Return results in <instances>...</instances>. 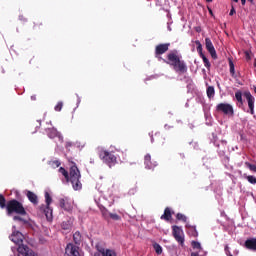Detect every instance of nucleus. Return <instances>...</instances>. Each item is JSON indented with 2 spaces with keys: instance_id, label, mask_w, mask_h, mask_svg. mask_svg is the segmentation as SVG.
Instances as JSON below:
<instances>
[{
  "instance_id": "obj_1",
  "label": "nucleus",
  "mask_w": 256,
  "mask_h": 256,
  "mask_svg": "<svg viewBox=\"0 0 256 256\" xmlns=\"http://www.w3.org/2000/svg\"><path fill=\"white\" fill-rule=\"evenodd\" d=\"M25 237L19 231L13 232L10 236V241L18 245V253L23 256H35V252L29 248V246L23 244Z\"/></svg>"
},
{
  "instance_id": "obj_2",
  "label": "nucleus",
  "mask_w": 256,
  "mask_h": 256,
  "mask_svg": "<svg viewBox=\"0 0 256 256\" xmlns=\"http://www.w3.org/2000/svg\"><path fill=\"white\" fill-rule=\"evenodd\" d=\"M69 181L74 189V191H81L83 189V184L81 183V171L77 167L75 162H70V170H69Z\"/></svg>"
},
{
  "instance_id": "obj_3",
  "label": "nucleus",
  "mask_w": 256,
  "mask_h": 256,
  "mask_svg": "<svg viewBox=\"0 0 256 256\" xmlns=\"http://www.w3.org/2000/svg\"><path fill=\"white\" fill-rule=\"evenodd\" d=\"M167 59L166 63L171 65L176 73H187V64L177 55V51L170 52Z\"/></svg>"
},
{
  "instance_id": "obj_4",
  "label": "nucleus",
  "mask_w": 256,
  "mask_h": 256,
  "mask_svg": "<svg viewBox=\"0 0 256 256\" xmlns=\"http://www.w3.org/2000/svg\"><path fill=\"white\" fill-rule=\"evenodd\" d=\"M7 215H27V210L23 206V203L19 202V200H9L6 204Z\"/></svg>"
},
{
  "instance_id": "obj_5",
  "label": "nucleus",
  "mask_w": 256,
  "mask_h": 256,
  "mask_svg": "<svg viewBox=\"0 0 256 256\" xmlns=\"http://www.w3.org/2000/svg\"><path fill=\"white\" fill-rule=\"evenodd\" d=\"M99 158L110 168L114 167V165H117V156H115L113 152L102 149L99 151Z\"/></svg>"
},
{
  "instance_id": "obj_6",
  "label": "nucleus",
  "mask_w": 256,
  "mask_h": 256,
  "mask_svg": "<svg viewBox=\"0 0 256 256\" xmlns=\"http://www.w3.org/2000/svg\"><path fill=\"white\" fill-rule=\"evenodd\" d=\"M172 235L175 241H177V243H179L181 247H185V233L183 232V229L181 227L173 226Z\"/></svg>"
},
{
  "instance_id": "obj_7",
  "label": "nucleus",
  "mask_w": 256,
  "mask_h": 256,
  "mask_svg": "<svg viewBox=\"0 0 256 256\" xmlns=\"http://www.w3.org/2000/svg\"><path fill=\"white\" fill-rule=\"evenodd\" d=\"M216 111L218 113H223L224 115H230L233 117L235 115V111L233 110V106L227 103H219L216 106Z\"/></svg>"
},
{
  "instance_id": "obj_8",
  "label": "nucleus",
  "mask_w": 256,
  "mask_h": 256,
  "mask_svg": "<svg viewBox=\"0 0 256 256\" xmlns=\"http://www.w3.org/2000/svg\"><path fill=\"white\" fill-rule=\"evenodd\" d=\"M64 256H82L79 246L69 243L66 245Z\"/></svg>"
},
{
  "instance_id": "obj_9",
  "label": "nucleus",
  "mask_w": 256,
  "mask_h": 256,
  "mask_svg": "<svg viewBox=\"0 0 256 256\" xmlns=\"http://www.w3.org/2000/svg\"><path fill=\"white\" fill-rule=\"evenodd\" d=\"M244 97L246 98V101L248 103L250 115H255V97H253V95L249 91L244 92Z\"/></svg>"
},
{
  "instance_id": "obj_10",
  "label": "nucleus",
  "mask_w": 256,
  "mask_h": 256,
  "mask_svg": "<svg viewBox=\"0 0 256 256\" xmlns=\"http://www.w3.org/2000/svg\"><path fill=\"white\" fill-rule=\"evenodd\" d=\"M169 47H171L170 43L158 44L155 47V57L159 58L161 55H165L169 51Z\"/></svg>"
},
{
  "instance_id": "obj_11",
  "label": "nucleus",
  "mask_w": 256,
  "mask_h": 256,
  "mask_svg": "<svg viewBox=\"0 0 256 256\" xmlns=\"http://www.w3.org/2000/svg\"><path fill=\"white\" fill-rule=\"evenodd\" d=\"M75 221V218L73 217H68L66 220H64L61 223V229L63 231H66V233H71V231L73 230V223Z\"/></svg>"
},
{
  "instance_id": "obj_12",
  "label": "nucleus",
  "mask_w": 256,
  "mask_h": 256,
  "mask_svg": "<svg viewBox=\"0 0 256 256\" xmlns=\"http://www.w3.org/2000/svg\"><path fill=\"white\" fill-rule=\"evenodd\" d=\"M60 207L64 211H67L68 213H71L73 211V203L69 200V198H61L59 200Z\"/></svg>"
},
{
  "instance_id": "obj_13",
  "label": "nucleus",
  "mask_w": 256,
  "mask_h": 256,
  "mask_svg": "<svg viewBox=\"0 0 256 256\" xmlns=\"http://www.w3.org/2000/svg\"><path fill=\"white\" fill-rule=\"evenodd\" d=\"M205 45L212 59H217V51L215 50V46H213V42H211V38H205Z\"/></svg>"
},
{
  "instance_id": "obj_14",
  "label": "nucleus",
  "mask_w": 256,
  "mask_h": 256,
  "mask_svg": "<svg viewBox=\"0 0 256 256\" xmlns=\"http://www.w3.org/2000/svg\"><path fill=\"white\" fill-rule=\"evenodd\" d=\"M102 216L104 217V219H112V221H121V216L108 211L102 212Z\"/></svg>"
},
{
  "instance_id": "obj_15",
  "label": "nucleus",
  "mask_w": 256,
  "mask_h": 256,
  "mask_svg": "<svg viewBox=\"0 0 256 256\" xmlns=\"http://www.w3.org/2000/svg\"><path fill=\"white\" fill-rule=\"evenodd\" d=\"M244 247L250 251H256V238L247 239L244 243Z\"/></svg>"
},
{
  "instance_id": "obj_16",
  "label": "nucleus",
  "mask_w": 256,
  "mask_h": 256,
  "mask_svg": "<svg viewBox=\"0 0 256 256\" xmlns=\"http://www.w3.org/2000/svg\"><path fill=\"white\" fill-rule=\"evenodd\" d=\"M174 214L175 212H173L171 208L166 207L164 210V214L160 217V219H163L164 221H171Z\"/></svg>"
},
{
  "instance_id": "obj_17",
  "label": "nucleus",
  "mask_w": 256,
  "mask_h": 256,
  "mask_svg": "<svg viewBox=\"0 0 256 256\" xmlns=\"http://www.w3.org/2000/svg\"><path fill=\"white\" fill-rule=\"evenodd\" d=\"M26 196L30 203H33V205H37L39 203V198L37 197V194L31 191H27Z\"/></svg>"
},
{
  "instance_id": "obj_18",
  "label": "nucleus",
  "mask_w": 256,
  "mask_h": 256,
  "mask_svg": "<svg viewBox=\"0 0 256 256\" xmlns=\"http://www.w3.org/2000/svg\"><path fill=\"white\" fill-rule=\"evenodd\" d=\"M144 163H145L146 167H148L149 169H153V167H157V162H152L151 161V155L150 154L145 155Z\"/></svg>"
},
{
  "instance_id": "obj_19",
  "label": "nucleus",
  "mask_w": 256,
  "mask_h": 256,
  "mask_svg": "<svg viewBox=\"0 0 256 256\" xmlns=\"http://www.w3.org/2000/svg\"><path fill=\"white\" fill-rule=\"evenodd\" d=\"M46 134L49 137V139H55V137H59V131L55 128H47Z\"/></svg>"
},
{
  "instance_id": "obj_20",
  "label": "nucleus",
  "mask_w": 256,
  "mask_h": 256,
  "mask_svg": "<svg viewBox=\"0 0 256 256\" xmlns=\"http://www.w3.org/2000/svg\"><path fill=\"white\" fill-rule=\"evenodd\" d=\"M73 241H74L75 245H81V241H82L81 232L76 231L73 234Z\"/></svg>"
},
{
  "instance_id": "obj_21",
  "label": "nucleus",
  "mask_w": 256,
  "mask_h": 256,
  "mask_svg": "<svg viewBox=\"0 0 256 256\" xmlns=\"http://www.w3.org/2000/svg\"><path fill=\"white\" fill-rule=\"evenodd\" d=\"M208 99H213L215 97V87L209 86L206 90Z\"/></svg>"
},
{
  "instance_id": "obj_22",
  "label": "nucleus",
  "mask_w": 256,
  "mask_h": 256,
  "mask_svg": "<svg viewBox=\"0 0 256 256\" xmlns=\"http://www.w3.org/2000/svg\"><path fill=\"white\" fill-rule=\"evenodd\" d=\"M45 201H46V209L49 211V206L51 205L53 198H51V194L49 192H45Z\"/></svg>"
},
{
  "instance_id": "obj_23",
  "label": "nucleus",
  "mask_w": 256,
  "mask_h": 256,
  "mask_svg": "<svg viewBox=\"0 0 256 256\" xmlns=\"http://www.w3.org/2000/svg\"><path fill=\"white\" fill-rule=\"evenodd\" d=\"M235 99L236 101H238V103H240V105H243V93L241 92V90H238L235 93Z\"/></svg>"
},
{
  "instance_id": "obj_24",
  "label": "nucleus",
  "mask_w": 256,
  "mask_h": 256,
  "mask_svg": "<svg viewBox=\"0 0 256 256\" xmlns=\"http://www.w3.org/2000/svg\"><path fill=\"white\" fill-rule=\"evenodd\" d=\"M153 249L157 255H161V253H163V247H161L157 242L153 243Z\"/></svg>"
},
{
  "instance_id": "obj_25",
  "label": "nucleus",
  "mask_w": 256,
  "mask_h": 256,
  "mask_svg": "<svg viewBox=\"0 0 256 256\" xmlns=\"http://www.w3.org/2000/svg\"><path fill=\"white\" fill-rule=\"evenodd\" d=\"M58 171L59 173H61V175H63V177H65L66 181L69 183V172L64 167H60Z\"/></svg>"
},
{
  "instance_id": "obj_26",
  "label": "nucleus",
  "mask_w": 256,
  "mask_h": 256,
  "mask_svg": "<svg viewBox=\"0 0 256 256\" xmlns=\"http://www.w3.org/2000/svg\"><path fill=\"white\" fill-rule=\"evenodd\" d=\"M195 44L197 45V52L199 53V56H203V45L201 44V42L199 40L195 41Z\"/></svg>"
},
{
  "instance_id": "obj_27",
  "label": "nucleus",
  "mask_w": 256,
  "mask_h": 256,
  "mask_svg": "<svg viewBox=\"0 0 256 256\" xmlns=\"http://www.w3.org/2000/svg\"><path fill=\"white\" fill-rule=\"evenodd\" d=\"M206 69H210L211 68V62H209V59H207V56H205V54H203L202 56H200Z\"/></svg>"
},
{
  "instance_id": "obj_28",
  "label": "nucleus",
  "mask_w": 256,
  "mask_h": 256,
  "mask_svg": "<svg viewBox=\"0 0 256 256\" xmlns=\"http://www.w3.org/2000/svg\"><path fill=\"white\" fill-rule=\"evenodd\" d=\"M0 208L7 209V200L5 199V196H3V194H0Z\"/></svg>"
},
{
  "instance_id": "obj_29",
  "label": "nucleus",
  "mask_w": 256,
  "mask_h": 256,
  "mask_svg": "<svg viewBox=\"0 0 256 256\" xmlns=\"http://www.w3.org/2000/svg\"><path fill=\"white\" fill-rule=\"evenodd\" d=\"M191 246H192V248L193 249H196L197 251H201L203 248L201 247V243H199V242H197V241H195V240H193L192 242H191Z\"/></svg>"
},
{
  "instance_id": "obj_30",
  "label": "nucleus",
  "mask_w": 256,
  "mask_h": 256,
  "mask_svg": "<svg viewBox=\"0 0 256 256\" xmlns=\"http://www.w3.org/2000/svg\"><path fill=\"white\" fill-rule=\"evenodd\" d=\"M229 67H230V75H232V77H237L235 75V64L233 63L232 60H229Z\"/></svg>"
},
{
  "instance_id": "obj_31",
  "label": "nucleus",
  "mask_w": 256,
  "mask_h": 256,
  "mask_svg": "<svg viewBox=\"0 0 256 256\" xmlns=\"http://www.w3.org/2000/svg\"><path fill=\"white\" fill-rule=\"evenodd\" d=\"M176 219H177L178 221H183V223H187V216L184 215V214L178 213V214L176 215Z\"/></svg>"
},
{
  "instance_id": "obj_32",
  "label": "nucleus",
  "mask_w": 256,
  "mask_h": 256,
  "mask_svg": "<svg viewBox=\"0 0 256 256\" xmlns=\"http://www.w3.org/2000/svg\"><path fill=\"white\" fill-rule=\"evenodd\" d=\"M102 256H117V253L114 250L106 249Z\"/></svg>"
},
{
  "instance_id": "obj_33",
  "label": "nucleus",
  "mask_w": 256,
  "mask_h": 256,
  "mask_svg": "<svg viewBox=\"0 0 256 256\" xmlns=\"http://www.w3.org/2000/svg\"><path fill=\"white\" fill-rule=\"evenodd\" d=\"M96 249H97L98 253H101V255H103L107 251V249H105V247H103V245H101L99 243L96 244Z\"/></svg>"
},
{
  "instance_id": "obj_34",
  "label": "nucleus",
  "mask_w": 256,
  "mask_h": 256,
  "mask_svg": "<svg viewBox=\"0 0 256 256\" xmlns=\"http://www.w3.org/2000/svg\"><path fill=\"white\" fill-rule=\"evenodd\" d=\"M246 179L248 183H251V185H256V178L253 175L246 176Z\"/></svg>"
},
{
  "instance_id": "obj_35",
  "label": "nucleus",
  "mask_w": 256,
  "mask_h": 256,
  "mask_svg": "<svg viewBox=\"0 0 256 256\" xmlns=\"http://www.w3.org/2000/svg\"><path fill=\"white\" fill-rule=\"evenodd\" d=\"M189 235L192 237H198L199 233L197 232V229L195 227L190 228Z\"/></svg>"
},
{
  "instance_id": "obj_36",
  "label": "nucleus",
  "mask_w": 256,
  "mask_h": 256,
  "mask_svg": "<svg viewBox=\"0 0 256 256\" xmlns=\"http://www.w3.org/2000/svg\"><path fill=\"white\" fill-rule=\"evenodd\" d=\"M245 165L248 167V169H250V171H253V173H256V165L255 164L245 162Z\"/></svg>"
},
{
  "instance_id": "obj_37",
  "label": "nucleus",
  "mask_w": 256,
  "mask_h": 256,
  "mask_svg": "<svg viewBox=\"0 0 256 256\" xmlns=\"http://www.w3.org/2000/svg\"><path fill=\"white\" fill-rule=\"evenodd\" d=\"M50 165H51V167H54V169H55L57 167H61V162L59 160H54V161L50 162Z\"/></svg>"
},
{
  "instance_id": "obj_38",
  "label": "nucleus",
  "mask_w": 256,
  "mask_h": 256,
  "mask_svg": "<svg viewBox=\"0 0 256 256\" xmlns=\"http://www.w3.org/2000/svg\"><path fill=\"white\" fill-rule=\"evenodd\" d=\"M55 111H61L63 109V102H58L56 106L54 107Z\"/></svg>"
},
{
  "instance_id": "obj_39",
  "label": "nucleus",
  "mask_w": 256,
  "mask_h": 256,
  "mask_svg": "<svg viewBox=\"0 0 256 256\" xmlns=\"http://www.w3.org/2000/svg\"><path fill=\"white\" fill-rule=\"evenodd\" d=\"M41 25H43V23L41 21H39V20L34 22V28L41 27Z\"/></svg>"
},
{
  "instance_id": "obj_40",
  "label": "nucleus",
  "mask_w": 256,
  "mask_h": 256,
  "mask_svg": "<svg viewBox=\"0 0 256 256\" xmlns=\"http://www.w3.org/2000/svg\"><path fill=\"white\" fill-rule=\"evenodd\" d=\"M235 13H236L235 7L232 6L229 15H230L231 17H233V15H235Z\"/></svg>"
},
{
  "instance_id": "obj_41",
  "label": "nucleus",
  "mask_w": 256,
  "mask_h": 256,
  "mask_svg": "<svg viewBox=\"0 0 256 256\" xmlns=\"http://www.w3.org/2000/svg\"><path fill=\"white\" fill-rule=\"evenodd\" d=\"M65 147L66 149H69V147H73V142H66Z\"/></svg>"
},
{
  "instance_id": "obj_42",
  "label": "nucleus",
  "mask_w": 256,
  "mask_h": 256,
  "mask_svg": "<svg viewBox=\"0 0 256 256\" xmlns=\"http://www.w3.org/2000/svg\"><path fill=\"white\" fill-rule=\"evenodd\" d=\"M49 211L45 213L47 219H53V214H48Z\"/></svg>"
},
{
  "instance_id": "obj_43",
  "label": "nucleus",
  "mask_w": 256,
  "mask_h": 256,
  "mask_svg": "<svg viewBox=\"0 0 256 256\" xmlns=\"http://www.w3.org/2000/svg\"><path fill=\"white\" fill-rule=\"evenodd\" d=\"M13 220L14 221H23V218H21V216H14Z\"/></svg>"
},
{
  "instance_id": "obj_44",
  "label": "nucleus",
  "mask_w": 256,
  "mask_h": 256,
  "mask_svg": "<svg viewBox=\"0 0 256 256\" xmlns=\"http://www.w3.org/2000/svg\"><path fill=\"white\" fill-rule=\"evenodd\" d=\"M224 251H225L226 255H229V253H231V251H229L228 245L225 246Z\"/></svg>"
},
{
  "instance_id": "obj_45",
  "label": "nucleus",
  "mask_w": 256,
  "mask_h": 256,
  "mask_svg": "<svg viewBox=\"0 0 256 256\" xmlns=\"http://www.w3.org/2000/svg\"><path fill=\"white\" fill-rule=\"evenodd\" d=\"M246 59L250 60L251 56L249 55V52H246Z\"/></svg>"
},
{
  "instance_id": "obj_46",
  "label": "nucleus",
  "mask_w": 256,
  "mask_h": 256,
  "mask_svg": "<svg viewBox=\"0 0 256 256\" xmlns=\"http://www.w3.org/2000/svg\"><path fill=\"white\" fill-rule=\"evenodd\" d=\"M242 5H245L247 3V0H241Z\"/></svg>"
},
{
  "instance_id": "obj_47",
  "label": "nucleus",
  "mask_w": 256,
  "mask_h": 256,
  "mask_svg": "<svg viewBox=\"0 0 256 256\" xmlns=\"http://www.w3.org/2000/svg\"><path fill=\"white\" fill-rule=\"evenodd\" d=\"M160 143H161V145H165V138H163V141Z\"/></svg>"
},
{
  "instance_id": "obj_48",
  "label": "nucleus",
  "mask_w": 256,
  "mask_h": 256,
  "mask_svg": "<svg viewBox=\"0 0 256 256\" xmlns=\"http://www.w3.org/2000/svg\"><path fill=\"white\" fill-rule=\"evenodd\" d=\"M206 3H213V0H206Z\"/></svg>"
},
{
  "instance_id": "obj_49",
  "label": "nucleus",
  "mask_w": 256,
  "mask_h": 256,
  "mask_svg": "<svg viewBox=\"0 0 256 256\" xmlns=\"http://www.w3.org/2000/svg\"><path fill=\"white\" fill-rule=\"evenodd\" d=\"M196 31H197V33H199V31H201V28H197Z\"/></svg>"
},
{
  "instance_id": "obj_50",
  "label": "nucleus",
  "mask_w": 256,
  "mask_h": 256,
  "mask_svg": "<svg viewBox=\"0 0 256 256\" xmlns=\"http://www.w3.org/2000/svg\"><path fill=\"white\" fill-rule=\"evenodd\" d=\"M234 1V3H239V0H233Z\"/></svg>"
},
{
  "instance_id": "obj_51",
  "label": "nucleus",
  "mask_w": 256,
  "mask_h": 256,
  "mask_svg": "<svg viewBox=\"0 0 256 256\" xmlns=\"http://www.w3.org/2000/svg\"><path fill=\"white\" fill-rule=\"evenodd\" d=\"M254 67H256V59L254 60Z\"/></svg>"
},
{
  "instance_id": "obj_52",
  "label": "nucleus",
  "mask_w": 256,
  "mask_h": 256,
  "mask_svg": "<svg viewBox=\"0 0 256 256\" xmlns=\"http://www.w3.org/2000/svg\"><path fill=\"white\" fill-rule=\"evenodd\" d=\"M249 1V3H253V0H248Z\"/></svg>"
},
{
  "instance_id": "obj_53",
  "label": "nucleus",
  "mask_w": 256,
  "mask_h": 256,
  "mask_svg": "<svg viewBox=\"0 0 256 256\" xmlns=\"http://www.w3.org/2000/svg\"><path fill=\"white\" fill-rule=\"evenodd\" d=\"M227 256H233V254L229 253Z\"/></svg>"
},
{
  "instance_id": "obj_54",
  "label": "nucleus",
  "mask_w": 256,
  "mask_h": 256,
  "mask_svg": "<svg viewBox=\"0 0 256 256\" xmlns=\"http://www.w3.org/2000/svg\"><path fill=\"white\" fill-rule=\"evenodd\" d=\"M159 134H155V137H158Z\"/></svg>"
},
{
  "instance_id": "obj_55",
  "label": "nucleus",
  "mask_w": 256,
  "mask_h": 256,
  "mask_svg": "<svg viewBox=\"0 0 256 256\" xmlns=\"http://www.w3.org/2000/svg\"><path fill=\"white\" fill-rule=\"evenodd\" d=\"M210 11V13H213V11L212 10H209Z\"/></svg>"
},
{
  "instance_id": "obj_56",
  "label": "nucleus",
  "mask_w": 256,
  "mask_h": 256,
  "mask_svg": "<svg viewBox=\"0 0 256 256\" xmlns=\"http://www.w3.org/2000/svg\"><path fill=\"white\" fill-rule=\"evenodd\" d=\"M20 19H23V16H20Z\"/></svg>"
},
{
  "instance_id": "obj_57",
  "label": "nucleus",
  "mask_w": 256,
  "mask_h": 256,
  "mask_svg": "<svg viewBox=\"0 0 256 256\" xmlns=\"http://www.w3.org/2000/svg\"><path fill=\"white\" fill-rule=\"evenodd\" d=\"M151 141L153 142V138L151 139Z\"/></svg>"
},
{
  "instance_id": "obj_58",
  "label": "nucleus",
  "mask_w": 256,
  "mask_h": 256,
  "mask_svg": "<svg viewBox=\"0 0 256 256\" xmlns=\"http://www.w3.org/2000/svg\"><path fill=\"white\" fill-rule=\"evenodd\" d=\"M95 256H98V254H95Z\"/></svg>"
}]
</instances>
